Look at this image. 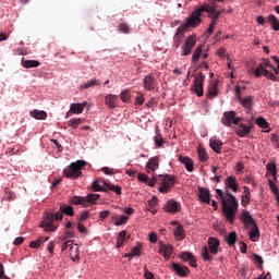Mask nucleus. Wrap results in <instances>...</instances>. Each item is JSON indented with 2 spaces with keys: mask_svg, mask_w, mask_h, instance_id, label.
<instances>
[{
  "mask_svg": "<svg viewBox=\"0 0 279 279\" xmlns=\"http://www.w3.org/2000/svg\"><path fill=\"white\" fill-rule=\"evenodd\" d=\"M172 270H174V272L178 276H181V278H185V276H189V274H191V270L189 269V267L186 266H181L178 263H173L172 264Z\"/></svg>",
  "mask_w": 279,
  "mask_h": 279,
  "instance_id": "4be33fe9",
  "label": "nucleus"
},
{
  "mask_svg": "<svg viewBox=\"0 0 279 279\" xmlns=\"http://www.w3.org/2000/svg\"><path fill=\"white\" fill-rule=\"evenodd\" d=\"M241 121H243V118H236V112L228 111L223 113L221 123H223L227 128H232V125H239Z\"/></svg>",
  "mask_w": 279,
  "mask_h": 279,
  "instance_id": "9d476101",
  "label": "nucleus"
},
{
  "mask_svg": "<svg viewBox=\"0 0 279 279\" xmlns=\"http://www.w3.org/2000/svg\"><path fill=\"white\" fill-rule=\"evenodd\" d=\"M144 277H145V279H154V272L148 271L146 268L145 272H144Z\"/></svg>",
  "mask_w": 279,
  "mask_h": 279,
  "instance_id": "774afa93",
  "label": "nucleus"
},
{
  "mask_svg": "<svg viewBox=\"0 0 279 279\" xmlns=\"http://www.w3.org/2000/svg\"><path fill=\"white\" fill-rule=\"evenodd\" d=\"M268 22L271 24V27L275 32H279V21L275 15H268Z\"/></svg>",
  "mask_w": 279,
  "mask_h": 279,
  "instance_id": "a19ab883",
  "label": "nucleus"
},
{
  "mask_svg": "<svg viewBox=\"0 0 279 279\" xmlns=\"http://www.w3.org/2000/svg\"><path fill=\"white\" fill-rule=\"evenodd\" d=\"M77 230H78L80 232H82V234H86V232H87V230H86L84 223H82V222H78V223H77Z\"/></svg>",
  "mask_w": 279,
  "mask_h": 279,
  "instance_id": "69168bd1",
  "label": "nucleus"
},
{
  "mask_svg": "<svg viewBox=\"0 0 279 279\" xmlns=\"http://www.w3.org/2000/svg\"><path fill=\"white\" fill-rule=\"evenodd\" d=\"M241 221L245 228V230H248L250 228L256 226V220L251 216L250 211L247 210H242L241 215Z\"/></svg>",
  "mask_w": 279,
  "mask_h": 279,
  "instance_id": "dca6fc26",
  "label": "nucleus"
},
{
  "mask_svg": "<svg viewBox=\"0 0 279 279\" xmlns=\"http://www.w3.org/2000/svg\"><path fill=\"white\" fill-rule=\"evenodd\" d=\"M198 159L201 160V162H206V160H208V153H206V149L202 146H198Z\"/></svg>",
  "mask_w": 279,
  "mask_h": 279,
  "instance_id": "37998d69",
  "label": "nucleus"
},
{
  "mask_svg": "<svg viewBox=\"0 0 279 279\" xmlns=\"http://www.w3.org/2000/svg\"><path fill=\"white\" fill-rule=\"evenodd\" d=\"M92 189L95 192L108 193V191H112L117 195H121V186L113 185L112 183L105 180H96L92 183Z\"/></svg>",
  "mask_w": 279,
  "mask_h": 279,
  "instance_id": "39448f33",
  "label": "nucleus"
},
{
  "mask_svg": "<svg viewBox=\"0 0 279 279\" xmlns=\"http://www.w3.org/2000/svg\"><path fill=\"white\" fill-rule=\"evenodd\" d=\"M155 144H156V147H160L161 145L165 144V138H162V135L157 134L155 136Z\"/></svg>",
  "mask_w": 279,
  "mask_h": 279,
  "instance_id": "4d7b16f0",
  "label": "nucleus"
},
{
  "mask_svg": "<svg viewBox=\"0 0 279 279\" xmlns=\"http://www.w3.org/2000/svg\"><path fill=\"white\" fill-rule=\"evenodd\" d=\"M226 243H228V245L230 247H232V245H234L236 243V232L232 231L228 234V236L225 239Z\"/></svg>",
  "mask_w": 279,
  "mask_h": 279,
  "instance_id": "79ce46f5",
  "label": "nucleus"
},
{
  "mask_svg": "<svg viewBox=\"0 0 279 279\" xmlns=\"http://www.w3.org/2000/svg\"><path fill=\"white\" fill-rule=\"evenodd\" d=\"M204 80H206V76L202 72L195 74L194 86L192 87V90H194L197 97L204 96Z\"/></svg>",
  "mask_w": 279,
  "mask_h": 279,
  "instance_id": "f8f14e48",
  "label": "nucleus"
},
{
  "mask_svg": "<svg viewBox=\"0 0 279 279\" xmlns=\"http://www.w3.org/2000/svg\"><path fill=\"white\" fill-rule=\"evenodd\" d=\"M184 32L186 31H180V26L177 29V33L174 35L173 38V47H175V49H178L180 47V43H182V39L184 38Z\"/></svg>",
  "mask_w": 279,
  "mask_h": 279,
  "instance_id": "473e14b6",
  "label": "nucleus"
},
{
  "mask_svg": "<svg viewBox=\"0 0 279 279\" xmlns=\"http://www.w3.org/2000/svg\"><path fill=\"white\" fill-rule=\"evenodd\" d=\"M189 265L190 267H197V258L195 257V255L189 260Z\"/></svg>",
  "mask_w": 279,
  "mask_h": 279,
  "instance_id": "338daca9",
  "label": "nucleus"
},
{
  "mask_svg": "<svg viewBox=\"0 0 279 279\" xmlns=\"http://www.w3.org/2000/svg\"><path fill=\"white\" fill-rule=\"evenodd\" d=\"M217 199H220L222 215L226 221L234 223L236 213H239V201L230 193L223 194L220 189L216 190Z\"/></svg>",
  "mask_w": 279,
  "mask_h": 279,
  "instance_id": "f257e3e1",
  "label": "nucleus"
},
{
  "mask_svg": "<svg viewBox=\"0 0 279 279\" xmlns=\"http://www.w3.org/2000/svg\"><path fill=\"white\" fill-rule=\"evenodd\" d=\"M95 86H101V81L99 78H93L86 83H83L81 85V90H86V88H93Z\"/></svg>",
  "mask_w": 279,
  "mask_h": 279,
  "instance_id": "2f4dec72",
  "label": "nucleus"
},
{
  "mask_svg": "<svg viewBox=\"0 0 279 279\" xmlns=\"http://www.w3.org/2000/svg\"><path fill=\"white\" fill-rule=\"evenodd\" d=\"M73 236H75V234L72 231L68 230L59 239L60 241H66V239H73Z\"/></svg>",
  "mask_w": 279,
  "mask_h": 279,
  "instance_id": "5fc2aeb1",
  "label": "nucleus"
},
{
  "mask_svg": "<svg viewBox=\"0 0 279 279\" xmlns=\"http://www.w3.org/2000/svg\"><path fill=\"white\" fill-rule=\"evenodd\" d=\"M178 183V179L173 174H159L157 177H153L148 181V186H156L158 184L159 193H162L163 195L167 193H170L171 190Z\"/></svg>",
  "mask_w": 279,
  "mask_h": 279,
  "instance_id": "7ed1b4c3",
  "label": "nucleus"
},
{
  "mask_svg": "<svg viewBox=\"0 0 279 279\" xmlns=\"http://www.w3.org/2000/svg\"><path fill=\"white\" fill-rule=\"evenodd\" d=\"M118 31L122 34H130V24L125 22H121L118 26Z\"/></svg>",
  "mask_w": 279,
  "mask_h": 279,
  "instance_id": "a18cd8bd",
  "label": "nucleus"
},
{
  "mask_svg": "<svg viewBox=\"0 0 279 279\" xmlns=\"http://www.w3.org/2000/svg\"><path fill=\"white\" fill-rule=\"evenodd\" d=\"M88 217H90V214L88 211H82L78 221H86Z\"/></svg>",
  "mask_w": 279,
  "mask_h": 279,
  "instance_id": "0e129e2a",
  "label": "nucleus"
},
{
  "mask_svg": "<svg viewBox=\"0 0 279 279\" xmlns=\"http://www.w3.org/2000/svg\"><path fill=\"white\" fill-rule=\"evenodd\" d=\"M253 260L257 265H263V263H264L263 257L258 254H253Z\"/></svg>",
  "mask_w": 279,
  "mask_h": 279,
  "instance_id": "680f3d73",
  "label": "nucleus"
},
{
  "mask_svg": "<svg viewBox=\"0 0 279 279\" xmlns=\"http://www.w3.org/2000/svg\"><path fill=\"white\" fill-rule=\"evenodd\" d=\"M267 66V68H266ZM267 69H275L274 65H271V61L269 59H264V62H262L257 69H255L254 75L255 77H260V75H265L268 80H271L272 82H278V76L270 72Z\"/></svg>",
  "mask_w": 279,
  "mask_h": 279,
  "instance_id": "423d86ee",
  "label": "nucleus"
},
{
  "mask_svg": "<svg viewBox=\"0 0 279 279\" xmlns=\"http://www.w3.org/2000/svg\"><path fill=\"white\" fill-rule=\"evenodd\" d=\"M235 97L240 101L241 106L247 108V110H252V106H254V97L246 96L244 98L241 97V87L235 86Z\"/></svg>",
  "mask_w": 279,
  "mask_h": 279,
  "instance_id": "4468645a",
  "label": "nucleus"
},
{
  "mask_svg": "<svg viewBox=\"0 0 279 279\" xmlns=\"http://www.w3.org/2000/svg\"><path fill=\"white\" fill-rule=\"evenodd\" d=\"M197 45V39H195V36H189L183 46L181 47V56H191V52L193 51V47Z\"/></svg>",
  "mask_w": 279,
  "mask_h": 279,
  "instance_id": "ddd939ff",
  "label": "nucleus"
},
{
  "mask_svg": "<svg viewBox=\"0 0 279 279\" xmlns=\"http://www.w3.org/2000/svg\"><path fill=\"white\" fill-rule=\"evenodd\" d=\"M148 239L150 243H157L158 242V234L156 232H150L148 234Z\"/></svg>",
  "mask_w": 279,
  "mask_h": 279,
  "instance_id": "052dcab7",
  "label": "nucleus"
},
{
  "mask_svg": "<svg viewBox=\"0 0 279 279\" xmlns=\"http://www.w3.org/2000/svg\"><path fill=\"white\" fill-rule=\"evenodd\" d=\"M179 161L181 165H184L186 171H190V173L194 171L195 167L191 157H184L182 155H179Z\"/></svg>",
  "mask_w": 279,
  "mask_h": 279,
  "instance_id": "5701e85b",
  "label": "nucleus"
},
{
  "mask_svg": "<svg viewBox=\"0 0 279 279\" xmlns=\"http://www.w3.org/2000/svg\"><path fill=\"white\" fill-rule=\"evenodd\" d=\"M143 88L148 92L158 90V80L153 73H149L143 78Z\"/></svg>",
  "mask_w": 279,
  "mask_h": 279,
  "instance_id": "9b49d317",
  "label": "nucleus"
},
{
  "mask_svg": "<svg viewBox=\"0 0 279 279\" xmlns=\"http://www.w3.org/2000/svg\"><path fill=\"white\" fill-rule=\"evenodd\" d=\"M134 256H141V247L135 246V247L132 248L131 253H128L125 255L126 258L128 257L134 258Z\"/></svg>",
  "mask_w": 279,
  "mask_h": 279,
  "instance_id": "8fccbe9b",
  "label": "nucleus"
},
{
  "mask_svg": "<svg viewBox=\"0 0 279 279\" xmlns=\"http://www.w3.org/2000/svg\"><path fill=\"white\" fill-rule=\"evenodd\" d=\"M119 104V96L114 94H108L105 96V105L110 109L114 110Z\"/></svg>",
  "mask_w": 279,
  "mask_h": 279,
  "instance_id": "6ab92c4d",
  "label": "nucleus"
},
{
  "mask_svg": "<svg viewBox=\"0 0 279 279\" xmlns=\"http://www.w3.org/2000/svg\"><path fill=\"white\" fill-rule=\"evenodd\" d=\"M86 167V161L77 160L76 162H72L66 169L63 170L65 178H70L71 180H77L80 175H82V169Z\"/></svg>",
  "mask_w": 279,
  "mask_h": 279,
  "instance_id": "0eeeda50",
  "label": "nucleus"
},
{
  "mask_svg": "<svg viewBox=\"0 0 279 279\" xmlns=\"http://www.w3.org/2000/svg\"><path fill=\"white\" fill-rule=\"evenodd\" d=\"M70 204H74V206L81 205L86 207V197L73 196L70 198Z\"/></svg>",
  "mask_w": 279,
  "mask_h": 279,
  "instance_id": "c9c22d12",
  "label": "nucleus"
},
{
  "mask_svg": "<svg viewBox=\"0 0 279 279\" xmlns=\"http://www.w3.org/2000/svg\"><path fill=\"white\" fill-rule=\"evenodd\" d=\"M198 199L203 204H210V191L206 187L198 186Z\"/></svg>",
  "mask_w": 279,
  "mask_h": 279,
  "instance_id": "412c9836",
  "label": "nucleus"
},
{
  "mask_svg": "<svg viewBox=\"0 0 279 279\" xmlns=\"http://www.w3.org/2000/svg\"><path fill=\"white\" fill-rule=\"evenodd\" d=\"M202 51H204V47L202 45H199L193 56H192V62H194V64H197V62H199V58L202 57Z\"/></svg>",
  "mask_w": 279,
  "mask_h": 279,
  "instance_id": "e433bc0d",
  "label": "nucleus"
},
{
  "mask_svg": "<svg viewBox=\"0 0 279 279\" xmlns=\"http://www.w3.org/2000/svg\"><path fill=\"white\" fill-rule=\"evenodd\" d=\"M163 210H166V213H170L171 215H175V213H180V210H182V205L174 199H169L166 202Z\"/></svg>",
  "mask_w": 279,
  "mask_h": 279,
  "instance_id": "2eb2a0df",
  "label": "nucleus"
},
{
  "mask_svg": "<svg viewBox=\"0 0 279 279\" xmlns=\"http://www.w3.org/2000/svg\"><path fill=\"white\" fill-rule=\"evenodd\" d=\"M207 244L208 246H203L202 258L205 263H213V256L219 254V245H221V242L217 238L209 236Z\"/></svg>",
  "mask_w": 279,
  "mask_h": 279,
  "instance_id": "20e7f679",
  "label": "nucleus"
},
{
  "mask_svg": "<svg viewBox=\"0 0 279 279\" xmlns=\"http://www.w3.org/2000/svg\"><path fill=\"white\" fill-rule=\"evenodd\" d=\"M22 66L24 69H38V66H40V61H38V60H25V58H22Z\"/></svg>",
  "mask_w": 279,
  "mask_h": 279,
  "instance_id": "7c9ffc66",
  "label": "nucleus"
},
{
  "mask_svg": "<svg viewBox=\"0 0 279 279\" xmlns=\"http://www.w3.org/2000/svg\"><path fill=\"white\" fill-rule=\"evenodd\" d=\"M243 195H242V199H241V205L244 208H247V206H250V202H252V193L250 192V187H247L246 185L243 187Z\"/></svg>",
  "mask_w": 279,
  "mask_h": 279,
  "instance_id": "a878e982",
  "label": "nucleus"
},
{
  "mask_svg": "<svg viewBox=\"0 0 279 279\" xmlns=\"http://www.w3.org/2000/svg\"><path fill=\"white\" fill-rule=\"evenodd\" d=\"M130 97L131 95L129 89H124L120 94V99L123 101V104H128V101H130Z\"/></svg>",
  "mask_w": 279,
  "mask_h": 279,
  "instance_id": "de8ad7c7",
  "label": "nucleus"
},
{
  "mask_svg": "<svg viewBox=\"0 0 279 279\" xmlns=\"http://www.w3.org/2000/svg\"><path fill=\"white\" fill-rule=\"evenodd\" d=\"M62 252H70V258L72 260H80V246L77 244H73V241L68 240L61 246Z\"/></svg>",
  "mask_w": 279,
  "mask_h": 279,
  "instance_id": "1a4fd4ad",
  "label": "nucleus"
},
{
  "mask_svg": "<svg viewBox=\"0 0 279 279\" xmlns=\"http://www.w3.org/2000/svg\"><path fill=\"white\" fill-rule=\"evenodd\" d=\"M221 12H223V11H216L211 15H208V19H211V22L207 29V34L210 35V34H213V32H215V25H217V21H218L219 16H221Z\"/></svg>",
  "mask_w": 279,
  "mask_h": 279,
  "instance_id": "b1692460",
  "label": "nucleus"
},
{
  "mask_svg": "<svg viewBox=\"0 0 279 279\" xmlns=\"http://www.w3.org/2000/svg\"><path fill=\"white\" fill-rule=\"evenodd\" d=\"M136 106H143L145 104V95L140 93V95L135 98Z\"/></svg>",
  "mask_w": 279,
  "mask_h": 279,
  "instance_id": "6e6d98bb",
  "label": "nucleus"
},
{
  "mask_svg": "<svg viewBox=\"0 0 279 279\" xmlns=\"http://www.w3.org/2000/svg\"><path fill=\"white\" fill-rule=\"evenodd\" d=\"M266 169L269 171V173L276 175V163H267Z\"/></svg>",
  "mask_w": 279,
  "mask_h": 279,
  "instance_id": "bf43d9fd",
  "label": "nucleus"
},
{
  "mask_svg": "<svg viewBox=\"0 0 279 279\" xmlns=\"http://www.w3.org/2000/svg\"><path fill=\"white\" fill-rule=\"evenodd\" d=\"M252 133V125L247 126L245 124L239 123L235 128V134L240 136V138H245V136H250Z\"/></svg>",
  "mask_w": 279,
  "mask_h": 279,
  "instance_id": "aec40b11",
  "label": "nucleus"
},
{
  "mask_svg": "<svg viewBox=\"0 0 279 279\" xmlns=\"http://www.w3.org/2000/svg\"><path fill=\"white\" fill-rule=\"evenodd\" d=\"M159 253L162 254L165 260H170L173 254V245L159 243Z\"/></svg>",
  "mask_w": 279,
  "mask_h": 279,
  "instance_id": "f3484780",
  "label": "nucleus"
},
{
  "mask_svg": "<svg viewBox=\"0 0 279 279\" xmlns=\"http://www.w3.org/2000/svg\"><path fill=\"white\" fill-rule=\"evenodd\" d=\"M31 117H33L34 119L45 121V119H47V112L38 111V110L35 109L31 112Z\"/></svg>",
  "mask_w": 279,
  "mask_h": 279,
  "instance_id": "58836bf2",
  "label": "nucleus"
},
{
  "mask_svg": "<svg viewBox=\"0 0 279 279\" xmlns=\"http://www.w3.org/2000/svg\"><path fill=\"white\" fill-rule=\"evenodd\" d=\"M100 197L99 194H88L85 197V202H86V206H88V204H95V202Z\"/></svg>",
  "mask_w": 279,
  "mask_h": 279,
  "instance_id": "49530a36",
  "label": "nucleus"
},
{
  "mask_svg": "<svg viewBox=\"0 0 279 279\" xmlns=\"http://www.w3.org/2000/svg\"><path fill=\"white\" fill-rule=\"evenodd\" d=\"M47 241H49V236H40L38 240L32 241L29 243V247H32L33 250H38V247H40L43 243H47Z\"/></svg>",
  "mask_w": 279,
  "mask_h": 279,
  "instance_id": "f704fd0d",
  "label": "nucleus"
},
{
  "mask_svg": "<svg viewBox=\"0 0 279 279\" xmlns=\"http://www.w3.org/2000/svg\"><path fill=\"white\" fill-rule=\"evenodd\" d=\"M193 256H194V255H193V253H191V252H183V253H181L180 258H181V260H182L183 263H186V262H189Z\"/></svg>",
  "mask_w": 279,
  "mask_h": 279,
  "instance_id": "864d4df0",
  "label": "nucleus"
},
{
  "mask_svg": "<svg viewBox=\"0 0 279 279\" xmlns=\"http://www.w3.org/2000/svg\"><path fill=\"white\" fill-rule=\"evenodd\" d=\"M248 230H251L248 232V236H250L251 241L256 243V241H258V239H260V230L258 229V225H255L252 228H248Z\"/></svg>",
  "mask_w": 279,
  "mask_h": 279,
  "instance_id": "cd10ccee",
  "label": "nucleus"
},
{
  "mask_svg": "<svg viewBox=\"0 0 279 279\" xmlns=\"http://www.w3.org/2000/svg\"><path fill=\"white\" fill-rule=\"evenodd\" d=\"M82 123V119L81 118H77V119H71L69 122H68V125L70 128H72L73 130L77 129L78 125H81Z\"/></svg>",
  "mask_w": 279,
  "mask_h": 279,
  "instance_id": "09e8293b",
  "label": "nucleus"
},
{
  "mask_svg": "<svg viewBox=\"0 0 279 279\" xmlns=\"http://www.w3.org/2000/svg\"><path fill=\"white\" fill-rule=\"evenodd\" d=\"M173 234L177 241H184L186 236V231H184V226L178 225V227L173 230Z\"/></svg>",
  "mask_w": 279,
  "mask_h": 279,
  "instance_id": "c85d7f7f",
  "label": "nucleus"
},
{
  "mask_svg": "<svg viewBox=\"0 0 279 279\" xmlns=\"http://www.w3.org/2000/svg\"><path fill=\"white\" fill-rule=\"evenodd\" d=\"M128 216L116 217L114 226H123L128 223Z\"/></svg>",
  "mask_w": 279,
  "mask_h": 279,
  "instance_id": "3c124183",
  "label": "nucleus"
},
{
  "mask_svg": "<svg viewBox=\"0 0 279 279\" xmlns=\"http://www.w3.org/2000/svg\"><path fill=\"white\" fill-rule=\"evenodd\" d=\"M218 95V86H217V83H211L209 86H208V92H207V97H217Z\"/></svg>",
  "mask_w": 279,
  "mask_h": 279,
  "instance_id": "4c0bfd02",
  "label": "nucleus"
},
{
  "mask_svg": "<svg viewBox=\"0 0 279 279\" xmlns=\"http://www.w3.org/2000/svg\"><path fill=\"white\" fill-rule=\"evenodd\" d=\"M159 167H160V158L153 157L146 163V172L154 175V173H156V171H158Z\"/></svg>",
  "mask_w": 279,
  "mask_h": 279,
  "instance_id": "a211bd4d",
  "label": "nucleus"
},
{
  "mask_svg": "<svg viewBox=\"0 0 279 279\" xmlns=\"http://www.w3.org/2000/svg\"><path fill=\"white\" fill-rule=\"evenodd\" d=\"M256 124L262 128V130H267V128H269V123L267 122V120H265V118L263 117H258L256 119Z\"/></svg>",
  "mask_w": 279,
  "mask_h": 279,
  "instance_id": "c03bdc74",
  "label": "nucleus"
},
{
  "mask_svg": "<svg viewBox=\"0 0 279 279\" xmlns=\"http://www.w3.org/2000/svg\"><path fill=\"white\" fill-rule=\"evenodd\" d=\"M128 236V231L123 230L118 234L117 238V247H121L123 245V243H125V239Z\"/></svg>",
  "mask_w": 279,
  "mask_h": 279,
  "instance_id": "ea45409f",
  "label": "nucleus"
},
{
  "mask_svg": "<svg viewBox=\"0 0 279 279\" xmlns=\"http://www.w3.org/2000/svg\"><path fill=\"white\" fill-rule=\"evenodd\" d=\"M226 186L228 189H232L234 193L239 191V185L236 183V179L234 177H228L226 180Z\"/></svg>",
  "mask_w": 279,
  "mask_h": 279,
  "instance_id": "72a5a7b5",
  "label": "nucleus"
},
{
  "mask_svg": "<svg viewBox=\"0 0 279 279\" xmlns=\"http://www.w3.org/2000/svg\"><path fill=\"white\" fill-rule=\"evenodd\" d=\"M148 210H151L154 208H156V206H158V197L153 196L150 201H148Z\"/></svg>",
  "mask_w": 279,
  "mask_h": 279,
  "instance_id": "603ef678",
  "label": "nucleus"
},
{
  "mask_svg": "<svg viewBox=\"0 0 279 279\" xmlns=\"http://www.w3.org/2000/svg\"><path fill=\"white\" fill-rule=\"evenodd\" d=\"M209 147L216 154H221V147H223V142H221V141L217 140V138H210Z\"/></svg>",
  "mask_w": 279,
  "mask_h": 279,
  "instance_id": "bb28decb",
  "label": "nucleus"
},
{
  "mask_svg": "<svg viewBox=\"0 0 279 279\" xmlns=\"http://www.w3.org/2000/svg\"><path fill=\"white\" fill-rule=\"evenodd\" d=\"M108 217H110V210H104L99 213V218L101 221H104V219H108Z\"/></svg>",
  "mask_w": 279,
  "mask_h": 279,
  "instance_id": "e2e57ef3",
  "label": "nucleus"
},
{
  "mask_svg": "<svg viewBox=\"0 0 279 279\" xmlns=\"http://www.w3.org/2000/svg\"><path fill=\"white\" fill-rule=\"evenodd\" d=\"M202 10L197 8L192 12L185 24H181L179 32H186L189 27H197L202 23Z\"/></svg>",
  "mask_w": 279,
  "mask_h": 279,
  "instance_id": "6e6552de",
  "label": "nucleus"
},
{
  "mask_svg": "<svg viewBox=\"0 0 279 279\" xmlns=\"http://www.w3.org/2000/svg\"><path fill=\"white\" fill-rule=\"evenodd\" d=\"M137 180H140V182L146 183L149 186V180H151V179H149V177H147V174L140 173L137 175Z\"/></svg>",
  "mask_w": 279,
  "mask_h": 279,
  "instance_id": "13d9d810",
  "label": "nucleus"
},
{
  "mask_svg": "<svg viewBox=\"0 0 279 279\" xmlns=\"http://www.w3.org/2000/svg\"><path fill=\"white\" fill-rule=\"evenodd\" d=\"M198 9L201 10V12L203 14H204V12H206L208 14V16H210L211 14H215V12L217 11V4L215 2L205 3L201 7H198Z\"/></svg>",
  "mask_w": 279,
  "mask_h": 279,
  "instance_id": "393cba45",
  "label": "nucleus"
},
{
  "mask_svg": "<svg viewBox=\"0 0 279 279\" xmlns=\"http://www.w3.org/2000/svg\"><path fill=\"white\" fill-rule=\"evenodd\" d=\"M64 215H68V217H73L75 215V210L71 206L60 205V208L56 214H46L45 219L40 223V228H43L46 232H56V230H58V223H56V221H62Z\"/></svg>",
  "mask_w": 279,
  "mask_h": 279,
  "instance_id": "f03ea898",
  "label": "nucleus"
},
{
  "mask_svg": "<svg viewBox=\"0 0 279 279\" xmlns=\"http://www.w3.org/2000/svg\"><path fill=\"white\" fill-rule=\"evenodd\" d=\"M84 108H86V102L80 104H71L70 106V112H72L73 114H82V112H84Z\"/></svg>",
  "mask_w": 279,
  "mask_h": 279,
  "instance_id": "c756f323",
  "label": "nucleus"
}]
</instances>
